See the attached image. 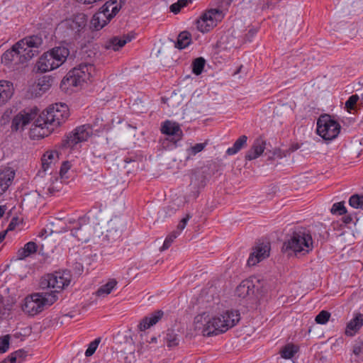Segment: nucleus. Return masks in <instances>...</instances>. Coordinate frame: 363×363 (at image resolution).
Instances as JSON below:
<instances>
[{
	"label": "nucleus",
	"instance_id": "1",
	"mask_svg": "<svg viewBox=\"0 0 363 363\" xmlns=\"http://www.w3.org/2000/svg\"><path fill=\"white\" fill-rule=\"evenodd\" d=\"M69 116V108L65 104L51 105L35 120L30 133L41 138L48 136L55 128L63 123Z\"/></svg>",
	"mask_w": 363,
	"mask_h": 363
},
{
	"label": "nucleus",
	"instance_id": "2",
	"mask_svg": "<svg viewBox=\"0 0 363 363\" xmlns=\"http://www.w3.org/2000/svg\"><path fill=\"white\" fill-rule=\"evenodd\" d=\"M240 320L237 311H226L219 316L210 317L204 312L194 318L195 330L204 336L217 335L233 327Z\"/></svg>",
	"mask_w": 363,
	"mask_h": 363
},
{
	"label": "nucleus",
	"instance_id": "3",
	"mask_svg": "<svg viewBox=\"0 0 363 363\" xmlns=\"http://www.w3.org/2000/svg\"><path fill=\"white\" fill-rule=\"evenodd\" d=\"M57 300V296L55 293L33 294L25 298L22 309L28 315L34 316L53 304Z\"/></svg>",
	"mask_w": 363,
	"mask_h": 363
},
{
	"label": "nucleus",
	"instance_id": "4",
	"mask_svg": "<svg viewBox=\"0 0 363 363\" xmlns=\"http://www.w3.org/2000/svg\"><path fill=\"white\" fill-rule=\"evenodd\" d=\"M94 70V67L92 64H80L78 67L71 69L63 78L60 84V88L67 90L72 87L82 86L84 83L90 79Z\"/></svg>",
	"mask_w": 363,
	"mask_h": 363
},
{
	"label": "nucleus",
	"instance_id": "5",
	"mask_svg": "<svg viewBox=\"0 0 363 363\" xmlns=\"http://www.w3.org/2000/svg\"><path fill=\"white\" fill-rule=\"evenodd\" d=\"M69 51L65 47H55L45 52L36 64V68L41 72H46L58 68L66 60Z\"/></svg>",
	"mask_w": 363,
	"mask_h": 363
},
{
	"label": "nucleus",
	"instance_id": "6",
	"mask_svg": "<svg viewBox=\"0 0 363 363\" xmlns=\"http://www.w3.org/2000/svg\"><path fill=\"white\" fill-rule=\"evenodd\" d=\"M313 250V239L309 232L306 230L295 231L290 239L284 243L283 250H291L295 254L308 253Z\"/></svg>",
	"mask_w": 363,
	"mask_h": 363
},
{
	"label": "nucleus",
	"instance_id": "7",
	"mask_svg": "<svg viewBox=\"0 0 363 363\" xmlns=\"http://www.w3.org/2000/svg\"><path fill=\"white\" fill-rule=\"evenodd\" d=\"M71 279L72 275L68 270L55 272L43 277L40 281V286L43 289L52 288L54 290L50 293L56 294L70 284Z\"/></svg>",
	"mask_w": 363,
	"mask_h": 363
},
{
	"label": "nucleus",
	"instance_id": "8",
	"mask_svg": "<svg viewBox=\"0 0 363 363\" xmlns=\"http://www.w3.org/2000/svg\"><path fill=\"white\" fill-rule=\"evenodd\" d=\"M87 22L86 16L79 13L72 18L62 21L57 28V32L64 33V37L77 39L81 31L85 28Z\"/></svg>",
	"mask_w": 363,
	"mask_h": 363
},
{
	"label": "nucleus",
	"instance_id": "9",
	"mask_svg": "<svg viewBox=\"0 0 363 363\" xmlns=\"http://www.w3.org/2000/svg\"><path fill=\"white\" fill-rule=\"evenodd\" d=\"M23 53V57L26 61L31 60L38 55L43 47V39L41 35H33L26 36L16 43Z\"/></svg>",
	"mask_w": 363,
	"mask_h": 363
},
{
	"label": "nucleus",
	"instance_id": "10",
	"mask_svg": "<svg viewBox=\"0 0 363 363\" xmlns=\"http://www.w3.org/2000/svg\"><path fill=\"white\" fill-rule=\"evenodd\" d=\"M317 133L325 140L335 139L340 130V125L328 115L321 116L317 121Z\"/></svg>",
	"mask_w": 363,
	"mask_h": 363
},
{
	"label": "nucleus",
	"instance_id": "11",
	"mask_svg": "<svg viewBox=\"0 0 363 363\" xmlns=\"http://www.w3.org/2000/svg\"><path fill=\"white\" fill-rule=\"evenodd\" d=\"M92 133L93 128L91 125L84 124L78 126L62 140V147L65 148L73 147L77 144L87 140Z\"/></svg>",
	"mask_w": 363,
	"mask_h": 363
},
{
	"label": "nucleus",
	"instance_id": "12",
	"mask_svg": "<svg viewBox=\"0 0 363 363\" xmlns=\"http://www.w3.org/2000/svg\"><path fill=\"white\" fill-rule=\"evenodd\" d=\"M223 11L219 9H211L204 13L197 20V28L202 33H207L217 25L218 21L223 18Z\"/></svg>",
	"mask_w": 363,
	"mask_h": 363
},
{
	"label": "nucleus",
	"instance_id": "13",
	"mask_svg": "<svg viewBox=\"0 0 363 363\" xmlns=\"http://www.w3.org/2000/svg\"><path fill=\"white\" fill-rule=\"evenodd\" d=\"M124 223L119 218L115 217L111 219L108 223L105 234V238L109 242L119 240L124 230Z\"/></svg>",
	"mask_w": 363,
	"mask_h": 363
},
{
	"label": "nucleus",
	"instance_id": "14",
	"mask_svg": "<svg viewBox=\"0 0 363 363\" xmlns=\"http://www.w3.org/2000/svg\"><path fill=\"white\" fill-rule=\"evenodd\" d=\"M271 245L267 240H259L255 242L251 253V265H255L268 258L270 255Z\"/></svg>",
	"mask_w": 363,
	"mask_h": 363
},
{
	"label": "nucleus",
	"instance_id": "15",
	"mask_svg": "<svg viewBox=\"0 0 363 363\" xmlns=\"http://www.w3.org/2000/svg\"><path fill=\"white\" fill-rule=\"evenodd\" d=\"M38 113V109L37 108L23 110L18 113L12 120V130L17 131L20 128H23L31 121L35 119Z\"/></svg>",
	"mask_w": 363,
	"mask_h": 363
},
{
	"label": "nucleus",
	"instance_id": "16",
	"mask_svg": "<svg viewBox=\"0 0 363 363\" xmlns=\"http://www.w3.org/2000/svg\"><path fill=\"white\" fill-rule=\"evenodd\" d=\"M86 221V218H80L77 222V226L71 230L72 235L82 242H88L91 237V225Z\"/></svg>",
	"mask_w": 363,
	"mask_h": 363
},
{
	"label": "nucleus",
	"instance_id": "17",
	"mask_svg": "<svg viewBox=\"0 0 363 363\" xmlns=\"http://www.w3.org/2000/svg\"><path fill=\"white\" fill-rule=\"evenodd\" d=\"M125 1V0H108L99 9L105 18L111 20L121 9Z\"/></svg>",
	"mask_w": 363,
	"mask_h": 363
},
{
	"label": "nucleus",
	"instance_id": "18",
	"mask_svg": "<svg viewBox=\"0 0 363 363\" xmlns=\"http://www.w3.org/2000/svg\"><path fill=\"white\" fill-rule=\"evenodd\" d=\"M21 50L15 43L10 50H6L1 57V62L6 65L14 62L15 64H23L27 62L23 57Z\"/></svg>",
	"mask_w": 363,
	"mask_h": 363
},
{
	"label": "nucleus",
	"instance_id": "19",
	"mask_svg": "<svg viewBox=\"0 0 363 363\" xmlns=\"http://www.w3.org/2000/svg\"><path fill=\"white\" fill-rule=\"evenodd\" d=\"M161 131L163 134L173 136L174 143L182 138L183 133L178 123L170 121H166L163 123Z\"/></svg>",
	"mask_w": 363,
	"mask_h": 363
},
{
	"label": "nucleus",
	"instance_id": "20",
	"mask_svg": "<svg viewBox=\"0 0 363 363\" xmlns=\"http://www.w3.org/2000/svg\"><path fill=\"white\" fill-rule=\"evenodd\" d=\"M15 177V171L9 167H4L0 169V195L4 193Z\"/></svg>",
	"mask_w": 363,
	"mask_h": 363
},
{
	"label": "nucleus",
	"instance_id": "21",
	"mask_svg": "<svg viewBox=\"0 0 363 363\" xmlns=\"http://www.w3.org/2000/svg\"><path fill=\"white\" fill-rule=\"evenodd\" d=\"M14 88L13 83L6 80H0V106L6 104L13 96Z\"/></svg>",
	"mask_w": 363,
	"mask_h": 363
},
{
	"label": "nucleus",
	"instance_id": "22",
	"mask_svg": "<svg viewBox=\"0 0 363 363\" xmlns=\"http://www.w3.org/2000/svg\"><path fill=\"white\" fill-rule=\"evenodd\" d=\"M164 312L161 310L156 311L150 316L145 317L138 325L139 330L143 332L151 326L155 325L162 318Z\"/></svg>",
	"mask_w": 363,
	"mask_h": 363
},
{
	"label": "nucleus",
	"instance_id": "23",
	"mask_svg": "<svg viewBox=\"0 0 363 363\" xmlns=\"http://www.w3.org/2000/svg\"><path fill=\"white\" fill-rule=\"evenodd\" d=\"M250 293V280L246 279L243 280L236 288L235 296L240 298L241 303L244 306L248 304Z\"/></svg>",
	"mask_w": 363,
	"mask_h": 363
},
{
	"label": "nucleus",
	"instance_id": "24",
	"mask_svg": "<svg viewBox=\"0 0 363 363\" xmlns=\"http://www.w3.org/2000/svg\"><path fill=\"white\" fill-rule=\"evenodd\" d=\"M57 152L55 151L46 152L42 157V167L38 172V174L46 173L50 169L52 168L55 162L57 161Z\"/></svg>",
	"mask_w": 363,
	"mask_h": 363
},
{
	"label": "nucleus",
	"instance_id": "25",
	"mask_svg": "<svg viewBox=\"0 0 363 363\" xmlns=\"http://www.w3.org/2000/svg\"><path fill=\"white\" fill-rule=\"evenodd\" d=\"M363 325V314L357 313L347 325L345 334L348 336L354 335Z\"/></svg>",
	"mask_w": 363,
	"mask_h": 363
},
{
	"label": "nucleus",
	"instance_id": "26",
	"mask_svg": "<svg viewBox=\"0 0 363 363\" xmlns=\"http://www.w3.org/2000/svg\"><path fill=\"white\" fill-rule=\"evenodd\" d=\"M133 36L130 35H123L122 37L116 36L111 38L106 44L107 49H112L115 51L118 50L123 47L128 42L131 41Z\"/></svg>",
	"mask_w": 363,
	"mask_h": 363
},
{
	"label": "nucleus",
	"instance_id": "27",
	"mask_svg": "<svg viewBox=\"0 0 363 363\" xmlns=\"http://www.w3.org/2000/svg\"><path fill=\"white\" fill-rule=\"evenodd\" d=\"M163 342L169 348L177 346L181 341V335L174 329H168L163 335Z\"/></svg>",
	"mask_w": 363,
	"mask_h": 363
},
{
	"label": "nucleus",
	"instance_id": "28",
	"mask_svg": "<svg viewBox=\"0 0 363 363\" xmlns=\"http://www.w3.org/2000/svg\"><path fill=\"white\" fill-rule=\"evenodd\" d=\"M110 21L104 18L99 9V11L93 16L91 20V26L95 30H99L103 28Z\"/></svg>",
	"mask_w": 363,
	"mask_h": 363
},
{
	"label": "nucleus",
	"instance_id": "29",
	"mask_svg": "<svg viewBox=\"0 0 363 363\" xmlns=\"http://www.w3.org/2000/svg\"><path fill=\"white\" fill-rule=\"evenodd\" d=\"M266 146V140L259 137L257 138L252 145L253 152L251 153V160L256 159L259 157L264 152Z\"/></svg>",
	"mask_w": 363,
	"mask_h": 363
},
{
	"label": "nucleus",
	"instance_id": "30",
	"mask_svg": "<svg viewBox=\"0 0 363 363\" xmlns=\"http://www.w3.org/2000/svg\"><path fill=\"white\" fill-rule=\"evenodd\" d=\"M247 136L243 135L240 136L233 144V147L228 148L226 154L233 155L237 154L244 147L247 146Z\"/></svg>",
	"mask_w": 363,
	"mask_h": 363
},
{
	"label": "nucleus",
	"instance_id": "31",
	"mask_svg": "<svg viewBox=\"0 0 363 363\" xmlns=\"http://www.w3.org/2000/svg\"><path fill=\"white\" fill-rule=\"evenodd\" d=\"M191 43V35L188 31L181 32L175 43V48L182 50L189 46Z\"/></svg>",
	"mask_w": 363,
	"mask_h": 363
},
{
	"label": "nucleus",
	"instance_id": "32",
	"mask_svg": "<svg viewBox=\"0 0 363 363\" xmlns=\"http://www.w3.org/2000/svg\"><path fill=\"white\" fill-rule=\"evenodd\" d=\"M298 346H296L292 343H289V344L286 345L285 346H284L280 350L279 353H280L281 357H283L284 359H290L294 356V354L298 352Z\"/></svg>",
	"mask_w": 363,
	"mask_h": 363
},
{
	"label": "nucleus",
	"instance_id": "33",
	"mask_svg": "<svg viewBox=\"0 0 363 363\" xmlns=\"http://www.w3.org/2000/svg\"><path fill=\"white\" fill-rule=\"evenodd\" d=\"M117 285V281L116 279H113L108 281L106 284L102 285L101 287L99 288V289L96 291V294L98 296H107L112 290L115 288V286Z\"/></svg>",
	"mask_w": 363,
	"mask_h": 363
},
{
	"label": "nucleus",
	"instance_id": "34",
	"mask_svg": "<svg viewBox=\"0 0 363 363\" xmlns=\"http://www.w3.org/2000/svg\"><path fill=\"white\" fill-rule=\"evenodd\" d=\"M40 199V194L36 191H31L28 194H26L23 199V203L28 205H33L35 206L38 203V199Z\"/></svg>",
	"mask_w": 363,
	"mask_h": 363
},
{
	"label": "nucleus",
	"instance_id": "35",
	"mask_svg": "<svg viewBox=\"0 0 363 363\" xmlns=\"http://www.w3.org/2000/svg\"><path fill=\"white\" fill-rule=\"evenodd\" d=\"M205 60L203 57H198L192 63V72L196 75H199L203 70Z\"/></svg>",
	"mask_w": 363,
	"mask_h": 363
},
{
	"label": "nucleus",
	"instance_id": "36",
	"mask_svg": "<svg viewBox=\"0 0 363 363\" xmlns=\"http://www.w3.org/2000/svg\"><path fill=\"white\" fill-rule=\"evenodd\" d=\"M349 204L352 208L363 210V195H352L349 199Z\"/></svg>",
	"mask_w": 363,
	"mask_h": 363
},
{
	"label": "nucleus",
	"instance_id": "37",
	"mask_svg": "<svg viewBox=\"0 0 363 363\" xmlns=\"http://www.w3.org/2000/svg\"><path fill=\"white\" fill-rule=\"evenodd\" d=\"M191 183H194V185L197 187L205 186V176L203 172H196L191 177Z\"/></svg>",
	"mask_w": 363,
	"mask_h": 363
},
{
	"label": "nucleus",
	"instance_id": "38",
	"mask_svg": "<svg viewBox=\"0 0 363 363\" xmlns=\"http://www.w3.org/2000/svg\"><path fill=\"white\" fill-rule=\"evenodd\" d=\"M179 235V232L177 230L171 233L164 240L163 245L160 248V251L167 250L170 247L174 239H176Z\"/></svg>",
	"mask_w": 363,
	"mask_h": 363
},
{
	"label": "nucleus",
	"instance_id": "39",
	"mask_svg": "<svg viewBox=\"0 0 363 363\" xmlns=\"http://www.w3.org/2000/svg\"><path fill=\"white\" fill-rule=\"evenodd\" d=\"M26 356V352L23 350H18L9 356L10 363H16L17 360L20 363L21 361Z\"/></svg>",
	"mask_w": 363,
	"mask_h": 363
},
{
	"label": "nucleus",
	"instance_id": "40",
	"mask_svg": "<svg viewBox=\"0 0 363 363\" xmlns=\"http://www.w3.org/2000/svg\"><path fill=\"white\" fill-rule=\"evenodd\" d=\"M330 212L333 214H337L342 216L347 213V209L345 207L343 202H338L333 205L330 209Z\"/></svg>",
	"mask_w": 363,
	"mask_h": 363
},
{
	"label": "nucleus",
	"instance_id": "41",
	"mask_svg": "<svg viewBox=\"0 0 363 363\" xmlns=\"http://www.w3.org/2000/svg\"><path fill=\"white\" fill-rule=\"evenodd\" d=\"M330 318V313L327 311H321L315 317V321L318 324L324 325L328 323Z\"/></svg>",
	"mask_w": 363,
	"mask_h": 363
},
{
	"label": "nucleus",
	"instance_id": "42",
	"mask_svg": "<svg viewBox=\"0 0 363 363\" xmlns=\"http://www.w3.org/2000/svg\"><path fill=\"white\" fill-rule=\"evenodd\" d=\"M189 3L188 0H178L176 3L172 4L170 7V11L177 14L180 12L181 9L186 6Z\"/></svg>",
	"mask_w": 363,
	"mask_h": 363
},
{
	"label": "nucleus",
	"instance_id": "43",
	"mask_svg": "<svg viewBox=\"0 0 363 363\" xmlns=\"http://www.w3.org/2000/svg\"><path fill=\"white\" fill-rule=\"evenodd\" d=\"M359 97L357 94H353L349 97L347 101L345 102V108L347 111L351 112L352 110H354L355 108V105L358 101Z\"/></svg>",
	"mask_w": 363,
	"mask_h": 363
},
{
	"label": "nucleus",
	"instance_id": "44",
	"mask_svg": "<svg viewBox=\"0 0 363 363\" xmlns=\"http://www.w3.org/2000/svg\"><path fill=\"white\" fill-rule=\"evenodd\" d=\"M206 145L207 143H196L194 145L189 147V149H187V152L189 156L196 155L197 153L201 152Z\"/></svg>",
	"mask_w": 363,
	"mask_h": 363
},
{
	"label": "nucleus",
	"instance_id": "45",
	"mask_svg": "<svg viewBox=\"0 0 363 363\" xmlns=\"http://www.w3.org/2000/svg\"><path fill=\"white\" fill-rule=\"evenodd\" d=\"M101 342V338H96L94 341L89 343L88 348L85 352V355L86 357L91 356L96 351L99 342Z\"/></svg>",
	"mask_w": 363,
	"mask_h": 363
},
{
	"label": "nucleus",
	"instance_id": "46",
	"mask_svg": "<svg viewBox=\"0 0 363 363\" xmlns=\"http://www.w3.org/2000/svg\"><path fill=\"white\" fill-rule=\"evenodd\" d=\"M9 335L0 337V353H4L8 350L9 347Z\"/></svg>",
	"mask_w": 363,
	"mask_h": 363
},
{
	"label": "nucleus",
	"instance_id": "47",
	"mask_svg": "<svg viewBox=\"0 0 363 363\" xmlns=\"http://www.w3.org/2000/svg\"><path fill=\"white\" fill-rule=\"evenodd\" d=\"M245 0H223L221 2L220 7L223 10H228L229 6L231 4H233L235 6H239L242 2H244Z\"/></svg>",
	"mask_w": 363,
	"mask_h": 363
},
{
	"label": "nucleus",
	"instance_id": "48",
	"mask_svg": "<svg viewBox=\"0 0 363 363\" xmlns=\"http://www.w3.org/2000/svg\"><path fill=\"white\" fill-rule=\"evenodd\" d=\"M23 247L29 255L35 253L38 248L36 243L34 242H28L24 245Z\"/></svg>",
	"mask_w": 363,
	"mask_h": 363
},
{
	"label": "nucleus",
	"instance_id": "49",
	"mask_svg": "<svg viewBox=\"0 0 363 363\" xmlns=\"http://www.w3.org/2000/svg\"><path fill=\"white\" fill-rule=\"evenodd\" d=\"M190 218H191V216L189 214H187L186 216V217H184V218H182L181 220V221L179 222V223L177 225V231H179L180 233V231L183 230L185 228V227L187 224V222L189 221Z\"/></svg>",
	"mask_w": 363,
	"mask_h": 363
},
{
	"label": "nucleus",
	"instance_id": "50",
	"mask_svg": "<svg viewBox=\"0 0 363 363\" xmlns=\"http://www.w3.org/2000/svg\"><path fill=\"white\" fill-rule=\"evenodd\" d=\"M70 168V164H69V162H67V161H65L64 162L62 165H61V167H60V177L61 178H63L64 176L66 174V173L68 172V170Z\"/></svg>",
	"mask_w": 363,
	"mask_h": 363
},
{
	"label": "nucleus",
	"instance_id": "51",
	"mask_svg": "<svg viewBox=\"0 0 363 363\" xmlns=\"http://www.w3.org/2000/svg\"><path fill=\"white\" fill-rule=\"evenodd\" d=\"M28 256L30 255L26 252L24 247L19 249L16 252V259L21 260Z\"/></svg>",
	"mask_w": 363,
	"mask_h": 363
},
{
	"label": "nucleus",
	"instance_id": "52",
	"mask_svg": "<svg viewBox=\"0 0 363 363\" xmlns=\"http://www.w3.org/2000/svg\"><path fill=\"white\" fill-rule=\"evenodd\" d=\"M142 340H145L146 343H152V342H157V337L155 336H152L150 338L148 337L147 334H140Z\"/></svg>",
	"mask_w": 363,
	"mask_h": 363
},
{
	"label": "nucleus",
	"instance_id": "53",
	"mask_svg": "<svg viewBox=\"0 0 363 363\" xmlns=\"http://www.w3.org/2000/svg\"><path fill=\"white\" fill-rule=\"evenodd\" d=\"M50 81H52L51 79L49 77H44L42 79H40L38 82V85L40 86H47L49 87L50 84Z\"/></svg>",
	"mask_w": 363,
	"mask_h": 363
},
{
	"label": "nucleus",
	"instance_id": "54",
	"mask_svg": "<svg viewBox=\"0 0 363 363\" xmlns=\"http://www.w3.org/2000/svg\"><path fill=\"white\" fill-rule=\"evenodd\" d=\"M147 346V345H145V341L143 340L141 342H140V345H138V352L140 354L143 353L145 351Z\"/></svg>",
	"mask_w": 363,
	"mask_h": 363
},
{
	"label": "nucleus",
	"instance_id": "55",
	"mask_svg": "<svg viewBox=\"0 0 363 363\" xmlns=\"http://www.w3.org/2000/svg\"><path fill=\"white\" fill-rule=\"evenodd\" d=\"M353 352L356 355H359L363 352V346L362 344L360 346H355L353 349Z\"/></svg>",
	"mask_w": 363,
	"mask_h": 363
},
{
	"label": "nucleus",
	"instance_id": "56",
	"mask_svg": "<svg viewBox=\"0 0 363 363\" xmlns=\"http://www.w3.org/2000/svg\"><path fill=\"white\" fill-rule=\"evenodd\" d=\"M17 218H13L11 223H9V227H8V229L7 230H11L14 228V226L16 223V221H17Z\"/></svg>",
	"mask_w": 363,
	"mask_h": 363
},
{
	"label": "nucleus",
	"instance_id": "57",
	"mask_svg": "<svg viewBox=\"0 0 363 363\" xmlns=\"http://www.w3.org/2000/svg\"><path fill=\"white\" fill-rule=\"evenodd\" d=\"M352 218L350 216H346L343 218V221L346 224H349L352 222Z\"/></svg>",
	"mask_w": 363,
	"mask_h": 363
},
{
	"label": "nucleus",
	"instance_id": "58",
	"mask_svg": "<svg viewBox=\"0 0 363 363\" xmlns=\"http://www.w3.org/2000/svg\"><path fill=\"white\" fill-rule=\"evenodd\" d=\"M7 231H8V230H5V231H1V232L0 233V243H1L4 240L5 236H6V233H7Z\"/></svg>",
	"mask_w": 363,
	"mask_h": 363
},
{
	"label": "nucleus",
	"instance_id": "59",
	"mask_svg": "<svg viewBox=\"0 0 363 363\" xmlns=\"http://www.w3.org/2000/svg\"><path fill=\"white\" fill-rule=\"evenodd\" d=\"M47 234V230L46 229H42L40 230V232L39 233V235L38 236L39 237H43L44 235H45Z\"/></svg>",
	"mask_w": 363,
	"mask_h": 363
},
{
	"label": "nucleus",
	"instance_id": "60",
	"mask_svg": "<svg viewBox=\"0 0 363 363\" xmlns=\"http://www.w3.org/2000/svg\"><path fill=\"white\" fill-rule=\"evenodd\" d=\"M5 213V208L0 206V218L3 217Z\"/></svg>",
	"mask_w": 363,
	"mask_h": 363
},
{
	"label": "nucleus",
	"instance_id": "61",
	"mask_svg": "<svg viewBox=\"0 0 363 363\" xmlns=\"http://www.w3.org/2000/svg\"><path fill=\"white\" fill-rule=\"evenodd\" d=\"M127 342H128L130 345H133H133H134V341H133V338H132L130 336L129 337V338H128V339H127Z\"/></svg>",
	"mask_w": 363,
	"mask_h": 363
},
{
	"label": "nucleus",
	"instance_id": "62",
	"mask_svg": "<svg viewBox=\"0 0 363 363\" xmlns=\"http://www.w3.org/2000/svg\"><path fill=\"white\" fill-rule=\"evenodd\" d=\"M134 350H134V348H132V349L128 350V351H129V352H130V354L131 355V358H132V359H134V358H135V357H134V355H133V354H134Z\"/></svg>",
	"mask_w": 363,
	"mask_h": 363
},
{
	"label": "nucleus",
	"instance_id": "63",
	"mask_svg": "<svg viewBox=\"0 0 363 363\" xmlns=\"http://www.w3.org/2000/svg\"><path fill=\"white\" fill-rule=\"evenodd\" d=\"M48 191H49V192H50V194H52V192H54V191H55V189L54 186H50V187L48 188Z\"/></svg>",
	"mask_w": 363,
	"mask_h": 363
},
{
	"label": "nucleus",
	"instance_id": "64",
	"mask_svg": "<svg viewBox=\"0 0 363 363\" xmlns=\"http://www.w3.org/2000/svg\"><path fill=\"white\" fill-rule=\"evenodd\" d=\"M9 362H10L8 358V359H5L4 360H3L1 363H9Z\"/></svg>",
	"mask_w": 363,
	"mask_h": 363
}]
</instances>
